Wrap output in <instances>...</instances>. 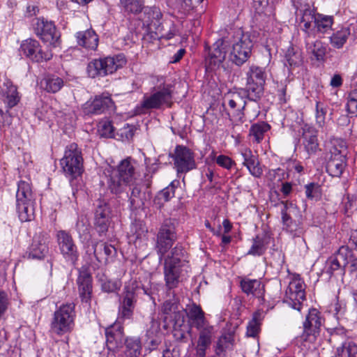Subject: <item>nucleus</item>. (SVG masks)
I'll return each instance as SVG.
<instances>
[{
    "mask_svg": "<svg viewBox=\"0 0 357 357\" xmlns=\"http://www.w3.org/2000/svg\"><path fill=\"white\" fill-rule=\"evenodd\" d=\"M138 288L136 281H132L126 285L120 300L117 322L105 329L107 347L110 351L116 352L122 347L124 340L121 320L130 319L132 317Z\"/></svg>",
    "mask_w": 357,
    "mask_h": 357,
    "instance_id": "f257e3e1",
    "label": "nucleus"
},
{
    "mask_svg": "<svg viewBox=\"0 0 357 357\" xmlns=\"http://www.w3.org/2000/svg\"><path fill=\"white\" fill-rule=\"evenodd\" d=\"M188 319L190 326L195 328L198 334L196 357H205L215 335L214 326L206 319L201 307L195 303L189 307Z\"/></svg>",
    "mask_w": 357,
    "mask_h": 357,
    "instance_id": "f03ea898",
    "label": "nucleus"
},
{
    "mask_svg": "<svg viewBox=\"0 0 357 357\" xmlns=\"http://www.w3.org/2000/svg\"><path fill=\"white\" fill-rule=\"evenodd\" d=\"M135 162L130 157L122 160L116 167L109 166L105 169L107 184L110 192L115 195L126 190L137 179Z\"/></svg>",
    "mask_w": 357,
    "mask_h": 357,
    "instance_id": "7ed1b4c3",
    "label": "nucleus"
},
{
    "mask_svg": "<svg viewBox=\"0 0 357 357\" xmlns=\"http://www.w3.org/2000/svg\"><path fill=\"white\" fill-rule=\"evenodd\" d=\"M188 261L185 250L176 245L165 259L164 278L169 290L176 288L181 281L183 272H188Z\"/></svg>",
    "mask_w": 357,
    "mask_h": 357,
    "instance_id": "20e7f679",
    "label": "nucleus"
},
{
    "mask_svg": "<svg viewBox=\"0 0 357 357\" xmlns=\"http://www.w3.org/2000/svg\"><path fill=\"white\" fill-rule=\"evenodd\" d=\"M158 84L153 87V93L144 95L141 103L136 107L138 114H146L150 109H160L163 105H170L172 99V85L166 84L165 78H157Z\"/></svg>",
    "mask_w": 357,
    "mask_h": 357,
    "instance_id": "39448f33",
    "label": "nucleus"
},
{
    "mask_svg": "<svg viewBox=\"0 0 357 357\" xmlns=\"http://www.w3.org/2000/svg\"><path fill=\"white\" fill-rule=\"evenodd\" d=\"M323 321L324 319L321 312L315 308L309 310L303 324V331L300 336L296 338V344L303 347V349H310L319 335Z\"/></svg>",
    "mask_w": 357,
    "mask_h": 357,
    "instance_id": "423d86ee",
    "label": "nucleus"
},
{
    "mask_svg": "<svg viewBox=\"0 0 357 357\" xmlns=\"http://www.w3.org/2000/svg\"><path fill=\"white\" fill-rule=\"evenodd\" d=\"M231 45L229 59L238 66L243 65L252 55L253 42L248 33H243L238 29L233 36V40H230Z\"/></svg>",
    "mask_w": 357,
    "mask_h": 357,
    "instance_id": "0eeeda50",
    "label": "nucleus"
},
{
    "mask_svg": "<svg viewBox=\"0 0 357 357\" xmlns=\"http://www.w3.org/2000/svg\"><path fill=\"white\" fill-rule=\"evenodd\" d=\"M126 63V59L123 54L93 59L88 63L87 73L93 78L105 77L123 68Z\"/></svg>",
    "mask_w": 357,
    "mask_h": 357,
    "instance_id": "6e6552de",
    "label": "nucleus"
},
{
    "mask_svg": "<svg viewBox=\"0 0 357 357\" xmlns=\"http://www.w3.org/2000/svg\"><path fill=\"white\" fill-rule=\"evenodd\" d=\"M60 165L66 176L76 178L83 172V158L81 149L75 143L68 145Z\"/></svg>",
    "mask_w": 357,
    "mask_h": 357,
    "instance_id": "1a4fd4ad",
    "label": "nucleus"
},
{
    "mask_svg": "<svg viewBox=\"0 0 357 357\" xmlns=\"http://www.w3.org/2000/svg\"><path fill=\"white\" fill-rule=\"evenodd\" d=\"M75 317V311L73 303L61 305L54 313L51 324L52 331L58 335L69 332L73 326Z\"/></svg>",
    "mask_w": 357,
    "mask_h": 357,
    "instance_id": "9d476101",
    "label": "nucleus"
},
{
    "mask_svg": "<svg viewBox=\"0 0 357 357\" xmlns=\"http://www.w3.org/2000/svg\"><path fill=\"white\" fill-rule=\"evenodd\" d=\"M177 238L174 222L167 219L160 226L156 236L155 250L161 260Z\"/></svg>",
    "mask_w": 357,
    "mask_h": 357,
    "instance_id": "9b49d317",
    "label": "nucleus"
},
{
    "mask_svg": "<svg viewBox=\"0 0 357 357\" xmlns=\"http://www.w3.org/2000/svg\"><path fill=\"white\" fill-rule=\"evenodd\" d=\"M266 73L263 68L252 65L246 73L247 90L252 98H260L264 93Z\"/></svg>",
    "mask_w": 357,
    "mask_h": 357,
    "instance_id": "f8f14e48",
    "label": "nucleus"
},
{
    "mask_svg": "<svg viewBox=\"0 0 357 357\" xmlns=\"http://www.w3.org/2000/svg\"><path fill=\"white\" fill-rule=\"evenodd\" d=\"M248 98H252L251 93L245 89H239L225 95L222 106L227 109L226 106L228 105L233 114L241 119L244 115L243 108L246 106Z\"/></svg>",
    "mask_w": 357,
    "mask_h": 357,
    "instance_id": "ddd939ff",
    "label": "nucleus"
},
{
    "mask_svg": "<svg viewBox=\"0 0 357 357\" xmlns=\"http://www.w3.org/2000/svg\"><path fill=\"white\" fill-rule=\"evenodd\" d=\"M172 158L177 174L187 173L196 168L194 153L186 146H176Z\"/></svg>",
    "mask_w": 357,
    "mask_h": 357,
    "instance_id": "4468645a",
    "label": "nucleus"
},
{
    "mask_svg": "<svg viewBox=\"0 0 357 357\" xmlns=\"http://www.w3.org/2000/svg\"><path fill=\"white\" fill-rule=\"evenodd\" d=\"M19 51L21 55L35 62L49 61L52 57L50 51L43 50L39 42L31 38L23 40Z\"/></svg>",
    "mask_w": 357,
    "mask_h": 357,
    "instance_id": "2eb2a0df",
    "label": "nucleus"
},
{
    "mask_svg": "<svg viewBox=\"0 0 357 357\" xmlns=\"http://www.w3.org/2000/svg\"><path fill=\"white\" fill-rule=\"evenodd\" d=\"M305 298L303 282L301 278L294 277L286 289L284 302L293 309L300 311Z\"/></svg>",
    "mask_w": 357,
    "mask_h": 357,
    "instance_id": "dca6fc26",
    "label": "nucleus"
},
{
    "mask_svg": "<svg viewBox=\"0 0 357 357\" xmlns=\"http://www.w3.org/2000/svg\"><path fill=\"white\" fill-rule=\"evenodd\" d=\"M35 33L45 43L53 47L59 43L60 35L56 31L54 24L45 18H37L33 24Z\"/></svg>",
    "mask_w": 357,
    "mask_h": 357,
    "instance_id": "f3484780",
    "label": "nucleus"
},
{
    "mask_svg": "<svg viewBox=\"0 0 357 357\" xmlns=\"http://www.w3.org/2000/svg\"><path fill=\"white\" fill-rule=\"evenodd\" d=\"M56 238L59 250L64 259L75 265L78 260L79 252L71 235L64 230H60L56 234Z\"/></svg>",
    "mask_w": 357,
    "mask_h": 357,
    "instance_id": "a211bd4d",
    "label": "nucleus"
},
{
    "mask_svg": "<svg viewBox=\"0 0 357 357\" xmlns=\"http://www.w3.org/2000/svg\"><path fill=\"white\" fill-rule=\"evenodd\" d=\"M230 50L229 38H222L217 40L210 49L206 58V65L211 69L218 67L225 59Z\"/></svg>",
    "mask_w": 357,
    "mask_h": 357,
    "instance_id": "6ab92c4d",
    "label": "nucleus"
},
{
    "mask_svg": "<svg viewBox=\"0 0 357 357\" xmlns=\"http://www.w3.org/2000/svg\"><path fill=\"white\" fill-rule=\"evenodd\" d=\"M77 283L82 302L89 303L92 294V277L86 267L82 266L79 269Z\"/></svg>",
    "mask_w": 357,
    "mask_h": 357,
    "instance_id": "aec40b11",
    "label": "nucleus"
},
{
    "mask_svg": "<svg viewBox=\"0 0 357 357\" xmlns=\"http://www.w3.org/2000/svg\"><path fill=\"white\" fill-rule=\"evenodd\" d=\"M47 238L41 234H36L26 252L27 257L32 259H43L48 254Z\"/></svg>",
    "mask_w": 357,
    "mask_h": 357,
    "instance_id": "412c9836",
    "label": "nucleus"
},
{
    "mask_svg": "<svg viewBox=\"0 0 357 357\" xmlns=\"http://www.w3.org/2000/svg\"><path fill=\"white\" fill-rule=\"evenodd\" d=\"M317 14L308 5H305L298 9V15H301L300 24L301 30L306 34V38L314 37V24Z\"/></svg>",
    "mask_w": 357,
    "mask_h": 357,
    "instance_id": "4be33fe9",
    "label": "nucleus"
},
{
    "mask_svg": "<svg viewBox=\"0 0 357 357\" xmlns=\"http://www.w3.org/2000/svg\"><path fill=\"white\" fill-rule=\"evenodd\" d=\"M0 96L4 103L9 108L15 106L20 101V96L17 90V87L13 85V82L5 78L0 82Z\"/></svg>",
    "mask_w": 357,
    "mask_h": 357,
    "instance_id": "5701e85b",
    "label": "nucleus"
},
{
    "mask_svg": "<svg viewBox=\"0 0 357 357\" xmlns=\"http://www.w3.org/2000/svg\"><path fill=\"white\" fill-rule=\"evenodd\" d=\"M302 138L305 149L309 154L314 153L318 150L317 131L314 128L305 125L303 128Z\"/></svg>",
    "mask_w": 357,
    "mask_h": 357,
    "instance_id": "b1692460",
    "label": "nucleus"
},
{
    "mask_svg": "<svg viewBox=\"0 0 357 357\" xmlns=\"http://www.w3.org/2000/svg\"><path fill=\"white\" fill-rule=\"evenodd\" d=\"M162 17V13L159 8L147 7L144 8L142 21L144 25H146L150 29H155L156 32H160V20Z\"/></svg>",
    "mask_w": 357,
    "mask_h": 357,
    "instance_id": "393cba45",
    "label": "nucleus"
},
{
    "mask_svg": "<svg viewBox=\"0 0 357 357\" xmlns=\"http://www.w3.org/2000/svg\"><path fill=\"white\" fill-rule=\"evenodd\" d=\"M113 105L114 102L109 96H98L91 102L88 104L86 109L88 113L98 114L107 109H112Z\"/></svg>",
    "mask_w": 357,
    "mask_h": 357,
    "instance_id": "a878e982",
    "label": "nucleus"
},
{
    "mask_svg": "<svg viewBox=\"0 0 357 357\" xmlns=\"http://www.w3.org/2000/svg\"><path fill=\"white\" fill-rule=\"evenodd\" d=\"M77 44L89 50H96L98 45V37L92 29L79 31L75 35Z\"/></svg>",
    "mask_w": 357,
    "mask_h": 357,
    "instance_id": "bb28decb",
    "label": "nucleus"
},
{
    "mask_svg": "<svg viewBox=\"0 0 357 357\" xmlns=\"http://www.w3.org/2000/svg\"><path fill=\"white\" fill-rule=\"evenodd\" d=\"M326 147L328 151V158H346L347 146L344 139L333 138L328 142Z\"/></svg>",
    "mask_w": 357,
    "mask_h": 357,
    "instance_id": "cd10ccee",
    "label": "nucleus"
},
{
    "mask_svg": "<svg viewBox=\"0 0 357 357\" xmlns=\"http://www.w3.org/2000/svg\"><path fill=\"white\" fill-rule=\"evenodd\" d=\"M240 286L242 291L247 295L251 294L259 298L264 294V286L259 280L245 278L241 280Z\"/></svg>",
    "mask_w": 357,
    "mask_h": 357,
    "instance_id": "c85d7f7f",
    "label": "nucleus"
},
{
    "mask_svg": "<svg viewBox=\"0 0 357 357\" xmlns=\"http://www.w3.org/2000/svg\"><path fill=\"white\" fill-rule=\"evenodd\" d=\"M179 185V181L174 180L170 184L160 190L155 197L153 202L158 207L160 208L163 204L174 197L175 190Z\"/></svg>",
    "mask_w": 357,
    "mask_h": 357,
    "instance_id": "c756f323",
    "label": "nucleus"
},
{
    "mask_svg": "<svg viewBox=\"0 0 357 357\" xmlns=\"http://www.w3.org/2000/svg\"><path fill=\"white\" fill-rule=\"evenodd\" d=\"M36 198L33 193L31 183L26 181H20L16 192L17 202H35Z\"/></svg>",
    "mask_w": 357,
    "mask_h": 357,
    "instance_id": "7c9ffc66",
    "label": "nucleus"
},
{
    "mask_svg": "<svg viewBox=\"0 0 357 357\" xmlns=\"http://www.w3.org/2000/svg\"><path fill=\"white\" fill-rule=\"evenodd\" d=\"M303 62L302 51L297 47H289L284 54L285 66H288L290 69H293L301 66Z\"/></svg>",
    "mask_w": 357,
    "mask_h": 357,
    "instance_id": "2f4dec72",
    "label": "nucleus"
},
{
    "mask_svg": "<svg viewBox=\"0 0 357 357\" xmlns=\"http://www.w3.org/2000/svg\"><path fill=\"white\" fill-rule=\"evenodd\" d=\"M116 252V248L113 245L105 243H97L93 246L95 257L100 262L108 261L109 259L115 256Z\"/></svg>",
    "mask_w": 357,
    "mask_h": 357,
    "instance_id": "473e14b6",
    "label": "nucleus"
},
{
    "mask_svg": "<svg viewBox=\"0 0 357 357\" xmlns=\"http://www.w3.org/2000/svg\"><path fill=\"white\" fill-rule=\"evenodd\" d=\"M142 344L138 337H129L125 340V350L119 357H139L141 354Z\"/></svg>",
    "mask_w": 357,
    "mask_h": 357,
    "instance_id": "72a5a7b5",
    "label": "nucleus"
},
{
    "mask_svg": "<svg viewBox=\"0 0 357 357\" xmlns=\"http://www.w3.org/2000/svg\"><path fill=\"white\" fill-rule=\"evenodd\" d=\"M35 202H17L16 209L22 222H29L34 218Z\"/></svg>",
    "mask_w": 357,
    "mask_h": 357,
    "instance_id": "f704fd0d",
    "label": "nucleus"
},
{
    "mask_svg": "<svg viewBox=\"0 0 357 357\" xmlns=\"http://www.w3.org/2000/svg\"><path fill=\"white\" fill-rule=\"evenodd\" d=\"M130 187L131 190L129 196L130 207L136 209L144 204L146 195L142 191V187L139 184H135L134 183Z\"/></svg>",
    "mask_w": 357,
    "mask_h": 357,
    "instance_id": "c9c22d12",
    "label": "nucleus"
},
{
    "mask_svg": "<svg viewBox=\"0 0 357 357\" xmlns=\"http://www.w3.org/2000/svg\"><path fill=\"white\" fill-rule=\"evenodd\" d=\"M346 166V158H328L326 170L332 176L339 177Z\"/></svg>",
    "mask_w": 357,
    "mask_h": 357,
    "instance_id": "e433bc0d",
    "label": "nucleus"
},
{
    "mask_svg": "<svg viewBox=\"0 0 357 357\" xmlns=\"http://www.w3.org/2000/svg\"><path fill=\"white\" fill-rule=\"evenodd\" d=\"M306 49L308 54H312L318 61L324 60L326 47L320 40H316L312 43L306 41Z\"/></svg>",
    "mask_w": 357,
    "mask_h": 357,
    "instance_id": "4c0bfd02",
    "label": "nucleus"
},
{
    "mask_svg": "<svg viewBox=\"0 0 357 357\" xmlns=\"http://www.w3.org/2000/svg\"><path fill=\"white\" fill-rule=\"evenodd\" d=\"M349 36V29L342 27L333 33L330 37V43L333 47L340 49L346 43Z\"/></svg>",
    "mask_w": 357,
    "mask_h": 357,
    "instance_id": "58836bf2",
    "label": "nucleus"
},
{
    "mask_svg": "<svg viewBox=\"0 0 357 357\" xmlns=\"http://www.w3.org/2000/svg\"><path fill=\"white\" fill-rule=\"evenodd\" d=\"M41 85L49 93H56L63 86L61 78L55 75H48L41 82Z\"/></svg>",
    "mask_w": 357,
    "mask_h": 357,
    "instance_id": "ea45409f",
    "label": "nucleus"
},
{
    "mask_svg": "<svg viewBox=\"0 0 357 357\" xmlns=\"http://www.w3.org/2000/svg\"><path fill=\"white\" fill-rule=\"evenodd\" d=\"M333 24V16L317 13L314 24V36L317 32L322 33H326L328 31L331 30Z\"/></svg>",
    "mask_w": 357,
    "mask_h": 357,
    "instance_id": "a19ab883",
    "label": "nucleus"
},
{
    "mask_svg": "<svg viewBox=\"0 0 357 357\" xmlns=\"http://www.w3.org/2000/svg\"><path fill=\"white\" fill-rule=\"evenodd\" d=\"M270 128L269 124L264 121L253 124L250 130V135L253 137L254 142L260 143L264 139V134Z\"/></svg>",
    "mask_w": 357,
    "mask_h": 357,
    "instance_id": "79ce46f5",
    "label": "nucleus"
},
{
    "mask_svg": "<svg viewBox=\"0 0 357 357\" xmlns=\"http://www.w3.org/2000/svg\"><path fill=\"white\" fill-rule=\"evenodd\" d=\"M340 357H357V344L352 340H346L337 349Z\"/></svg>",
    "mask_w": 357,
    "mask_h": 357,
    "instance_id": "37998d69",
    "label": "nucleus"
},
{
    "mask_svg": "<svg viewBox=\"0 0 357 357\" xmlns=\"http://www.w3.org/2000/svg\"><path fill=\"white\" fill-rule=\"evenodd\" d=\"M203 1L204 0H177L176 7L181 13L187 15L195 10Z\"/></svg>",
    "mask_w": 357,
    "mask_h": 357,
    "instance_id": "c03bdc74",
    "label": "nucleus"
},
{
    "mask_svg": "<svg viewBox=\"0 0 357 357\" xmlns=\"http://www.w3.org/2000/svg\"><path fill=\"white\" fill-rule=\"evenodd\" d=\"M234 337L231 333L222 335L218 340L215 353L220 356L226 349L231 348L233 345Z\"/></svg>",
    "mask_w": 357,
    "mask_h": 357,
    "instance_id": "a18cd8bd",
    "label": "nucleus"
},
{
    "mask_svg": "<svg viewBox=\"0 0 357 357\" xmlns=\"http://www.w3.org/2000/svg\"><path fill=\"white\" fill-rule=\"evenodd\" d=\"M190 306L191 305L188 306V307ZM188 310L189 308L185 311L181 306L180 308L169 317L168 321L166 323L172 324L175 328L181 327L185 323V317H188Z\"/></svg>",
    "mask_w": 357,
    "mask_h": 357,
    "instance_id": "49530a36",
    "label": "nucleus"
},
{
    "mask_svg": "<svg viewBox=\"0 0 357 357\" xmlns=\"http://www.w3.org/2000/svg\"><path fill=\"white\" fill-rule=\"evenodd\" d=\"M259 98H248L246 99V106L243 108L248 116L251 119L257 118L260 113V107L257 102Z\"/></svg>",
    "mask_w": 357,
    "mask_h": 357,
    "instance_id": "de8ad7c7",
    "label": "nucleus"
},
{
    "mask_svg": "<svg viewBox=\"0 0 357 357\" xmlns=\"http://www.w3.org/2000/svg\"><path fill=\"white\" fill-rule=\"evenodd\" d=\"M341 205L343 212L349 215L357 209V199L354 195H347L343 197Z\"/></svg>",
    "mask_w": 357,
    "mask_h": 357,
    "instance_id": "09e8293b",
    "label": "nucleus"
},
{
    "mask_svg": "<svg viewBox=\"0 0 357 357\" xmlns=\"http://www.w3.org/2000/svg\"><path fill=\"white\" fill-rule=\"evenodd\" d=\"M125 12L137 14L143 9V3L139 0H120Z\"/></svg>",
    "mask_w": 357,
    "mask_h": 357,
    "instance_id": "8fccbe9b",
    "label": "nucleus"
},
{
    "mask_svg": "<svg viewBox=\"0 0 357 357\" xmlns=\"http://www.w3.org/2000/svg\"><path fill=\"white\" fill-rule=\"evenodd\" d=\"M98 132L102 137H114V126L109 119L101 120L98 125Z\"/></svg>",
    "mask_w": 357,
    "mask_h": 357,
    "instance_id": "3c124183",
    "label": "nucleus"
},
{
    "mask_svg": "<svg viewBox=\"0 0 357 357\" xmlns=\"http://www.w3.org/2000/svg\"><path fill=\"white\" fill-rule=\"evenodd\" d=\"M180 305L176 301H166L162 306V312L164 314V321L167 322L169 317L180 308Z\"/></svg>",
    "mask_w": 357,
    "mask_h": 357,
    "instance_id": "603ef678",
    "label": "nucleus"
},
{
    "mask_svg": "<svg viewBox=\"0 0 357 357\" xmlns=\"http://www.w3.org/2000/svg\"><path fill=\"white\" fill-rule=\"evenodd\" d=\"M266 249L264 239L257 236L254 238L252 245L248 252V255L260 256L264 253Z\"/></svg>",
    "mask_w": 357,
    "mask_h": 357,
    "instance_id": "864d4df0",
    "label": "nucleus"
},
{
    "mask_svg": "<svg viewBox=\"0 0 357 357\" xmlns=\"http://www.w3.org/2000/svg\"><path fill=\"white\" fill-rule=\"evenodd\" d=\"M261 318L259 313H255L252 320L248 322L247 326V335L249 337H255L259 331L261 324Z\"/></svg>",
    "mask_w": 357,
    "mask_h": 357,
    "instance_id": "5fc2aeb1",
    "label": "nucleus"
},
{
    "mask_svg": "<svg viewBox=\"0 0 357 357\" xmlns=\"http://www.w3.org/2000/svg\"><path fill=\"white\" fill-rule=\"evenodd\" d=\"M335 256L339 259L342 264L345 267L352 257V250L348 246H342L339 248Z\"/></svg>",
    "mask_w": 357,
    "mask_h": 357,
    "instance_id": "6e6d98bb",
    "label": "nucleus"
},
{
    "mask_svg": "<svg viewBox=\"0 0 357 357\" xmlns=\"http://www.w3.org/2000/svg\"><path fill=\"white\" fill-rule=\"evenodd\" d=\"M110 210L108 204L102 200H98L95 211V218H110Z\"/></svg>",
    "mask_w": 357,
    "mask_h": 357,
    "instance_id": "4d7b16f0",
    "label": "nucleus"
},
{
    "mask_svg": "<svg viewBox=\"0 0 357 357\" xmlns=\"http://www.w3.org/2000/svg\"><path fill=\"white\" fill-rule=\"evenodd\" d=\"M327 107L320 102H316V122L319 127L322 128L325 125Z\"/></svg>",
    "mask_w": 357,
    "mask_h": 357,
    "instance_id": "13d9d810",
    "label": "nucleus"
},
{
    "mask_svg": "<svg viewBox=\"0 0 357 357\" xmlns=\"http://www.w3.org/2000/svg\"><path fill=\"white\" fill-rule=\"evenodd\" d=\"M305 195L309 199H317L321 196L320 186L317 183H310L305 185Z\"/></svg>",
    "mask_w": 357,
    "mask_h": 357,
    "instance_id": "bf43d9fd",
    "label": "nucleus"
},
{
    "mask_svg": "<svg viewBox=\"0 0 357 357\" xmlns=\"http://www.w3.org/2000/svg\"><path fill=\"white\" fill-rule=\"evenodd\" d=\"M340 268H344L339 259L335 256V255L328 259L326 264V273L331 275L335 271L340 269Z\"/></svg>",
    "mask_w": 357,
    "mask_h": 357,
    "instance_id": "052dcab7",
    "label": "nucleus"
},
{
    "mask_svg": "<svg viewBox=\"0 0 357 357\" xmlns=\"http://www.w3.org/2000/svg\"><path fill=\"white\" fill-rule=\"evenodd\" d=\"M121 282L119 280H111L105 279L101 280L102 289L105 292H114L121 287Z\"/></svg>",
    "mask_w": 357,
    "mask_h": 357,
    "instance_id": "680f3d73",
    "label": "nucleus"
},
{
    "mask_svg": "<svg viewBox=\"0 0 357 357\" xmlns=\"http://www.w3.org/2000/svg\"><path fill=\"white\" fill-rule=\"evenodd\" d=\"M110 222V218H95L94 225L96 231L99 235L101 236L105 234L107 230Z\"/></svg>",
    "mask_w": 357,
    "mask_h": 357,
    "instance_id": "e2e57ef3",
    "label": "nucleus"
},
{
    "mask_svg": "<svg viewBox=\"0 0 357 357\" xmlns=\"http://www.w3.org/2000/svg\"><path fill=\"white\" fill-rule=\"evenodd\" d=\"M250 174L255 178H260L263 174V169L260 166L258 158L245 166Z\"/></svg>",
    "mask_w": 357,
    "mask_h": 357,
    "instance_id": "0e129e2a",
    "label": "nucleus"
},
{
    "mask_svg": "<svg viewBox=\"0 0 357 357\" xmlns=\"http://www.w3.org/2000/svg\"><path fill=\"white\" fill-rule=\"evenodd\" d=\"M216 163L221 167L229 170L235 165V162L229 156L220 155L215 158Z\"/></svg>",
    "mask_w": 357,
    "mask_h": 357,
    "instance_id": "69168bd1",
    "label": "nucleus"
},
{
    "mask_svg": "<svg viewBox=\"0 0 357 357\" xmlns=\"http://www.w3.org/2000/svg\"><path fill=\"white\" fill-rule=\"evenodd\" d=\"M241 156L243 159V165L246 166L251 164L252 161L258 158V156L252 153V151L248 148L241 149L240 151Z\"/></svg>",
    "mask_w": 357,
    "mask_h": 357,
    "instance_id": "338daca9",
    "label": "nucleus"
},
{
    "mask_svg": "<svg viewBox=\"0 0 357 357\" xmlns=\"http://www.w3.org/2000/svg\"><path fill=\"white\" fill-rule=\"evenodd\" d=\"M160 322L154 318H151V326L147 330L146 336L160 335Z\"/></svg>",
    "mask_w": 357,
    "mask_h": 357,
    "instance_id": "774afa93",
    "label": "nucleus"
}]
</instances>
